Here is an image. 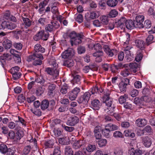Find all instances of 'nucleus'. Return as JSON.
Instances as JSON below:
<instances>
[{
    "label": "nucleus",
    "mask_w": 155,
    "mask_h": 155,
    "mask_svg": "<svg viewBox=\"0 0 155 155\" xmlns=\"http://www.w3.org/2000/svg\"><path fill=\"white\" fill-rule=\"evenodd\" d=\"M103 135L106 137H109L110 136V130L109 128H105L102 130Z\"/></svg>",
    "instance_id": "e433bc0d"
},
{
    "label": "nucleus",
    "mask_w": 155,
    "mask_h": 155,
    "mask_svg": "<svg viewBox=\"0 0 155 155\" xmlns=\"http://www.w3.org/2000/svg\"><path fill=\"white\" fill-rule=\"evenodd\" d=\"M154 37L153 35H149L146 38V42L147 45H148L152 42V41Z\"/></svg>",
    "instance_id": "4d7b16f0"
},
{
    "label": "nucleus",
    "mask_w": 155,
    "mask_h": 155,
    "mask_svg": "<svg viewBox=\"0 0 155 155\" xmlns=\"http://www.w3.org/2000/svg\"><path fill=\"white\" fill-rule=\"evenodd\" d=\"M79 120V118L77 116H71L68 118L66 124L68 125L73 126L78 123Z\"/></svg>",
    "instance_id": "9b49d317"
},
{
    "label": "nucleus",
    "mask_w": 155,
    "mask_h": 155,
    "mask_svg": "<svg viewBox=\"0 0 155 155\" xmlns=\"http://www.w3.org/2000/svg\"><path fill=\"white\" fill-rule=\"evenodd\" d=\"M51 11L53 14H56L55 16H57L59 14L58 8L56 6H53L51 7Z\"/></svg>",
    "instance_id": "69168bd1"
},
{
    "label": "nucleus",
    "mask_w": 155,
    "mask_h": 155,
    "mask_svg": "<svg viewBox=\"0 0 155 155\" xmlns=\"http://www.w3.org/2000/svg\"><path fill=\"white\" fill-rule=\"evenodd\" d=\"M30 142L32 143V148H34L35 150H37V141L34 138V139H31L30 140Z\"/></svg>",
    "instance_id": "864d4df0"
},
{
    "label": "nucleus",
    "mask_w": 155,
    "mask_h": 155,
    "mask_svg": "<svg viewBox=\"0 0 155 155\" xmlns=\"http://www.w3.org/2000/svg\"><path fill=\"white\" fill-rule=\"evenodd\" d=\"M127 20L124 17H121L117 21L115 22L117 27L120 28L122 30H124L125 28V24Z\"/></svg>",
    "instance_id": "9d476101"
},
{
    "label": "nucleus",
    "mask_w": 155,
    "mask_h": 155,
    "mask_svg": "<svg viewBox=\"0 0 155 155\" xmlns=\"http://www.w3.org/2000/svg\"><path fill=\"white\" fill-rule=\"evenodd\" d=\"M83 35L80 34L78 35V36L73 40H71L70 42L72 46L73 44L78 45L81 43V39L83 38Z\"/></svg>",
    "instance_id": "f3484780"
},
{
    "label": "nucleus",
    "mask_w": 155,
    "mask_h": 155,
    "mask_svg": "<svg viewBox=\"0 0 155 155\" xmlns=\"http://www.w3.org/2000/svg\"><path fill=\"white\" fill-rule=\"evenodd\" d=\"M88 47L89 48H92V49L93 48L96 51H101L102 49L101 46L99 43H97L94 45L90 44Z\"/></svg>",
    "instance_id": "7c9ffc66"
},
{
    "label": "nucleus",
    "mask_w": 155,
    "mask_h": 155,
    "mask_svg": "<svg viewBox=\"0 0 155 155\" xmlns=\"http://www.w3.org/2000/svg\"><path fill=\"white\" fill-rule=\"evenodd\" d=\"M139 93L138 90L134 89L130 91V94L132 97H134L138 95Z\"/></svg>",
    "instance_id": "13d9d810"
},
{
    "label": "nucleus",
    "mask_w": 155,
    "mask_h": 155,
    "mask_svg": "<svg viewBox=\"0 0 155 155\" xmlns=\"http://www.w3.org/2000/svg\"><path fill=\"white\" fill-rule=\"evenodd\" d=\"M73 79L71 81V83L73 85H79L80 84L81 79V77L77 74H73Z\"/></svg>",
    "instance_id": "dca6fc26"
},
{
    "label": "nucleus",
    "mask_w": 155,
    "mask_h": 155,
    "mask_svg": "<svg viewBox=\"0 0 155 155\" xmlns=\"http://www.w3.org/2000/svg\"><path fill=\"white\" fill-rule=\"evenodd\" d=\"M125 66H127V67L131 72H133L135 73L137 71L138 65L136 63L127 64Z\"/></svg>",
    "instance_id": "4468645a"
},
{
    "label": "nucleus",
    "mask_w": 155,
    "mask_h": 155,
    "mask_svg": "<svg viewBox=\"0 0 155 155\" xmlns=\"http://www.w3.org/2000/svg\"><path fill=\"white\" fill-rule=\"evenodd\" d=\"M91 105L94 109L98 110L101 106L99 101L97 99H95L91 101Z\"/></svg>",
    "instance_id": "412c9836"
},
{
    "label": "nucleus",
    "mask_w": 155,
    "mask_h": 155,
    "mask_svg": "<svg viewBox=\"0 0 155 155\" xmlns=\"http://www.w3.org/2000/svg\"><path fill=\"white\" fill-rule=\"evenodd\" d=\"M65 155H73V151L71 147L69 146H66L65 148Z\"/></svg>",
    "instance_id": "72a5a7b5"
},
{
    "label": "nucleus",
    "mask_w": 155,
    "mask_h": 155,
    "mask_svg": "<svg viewBox=\"0 0 155 155\" xmlns=\"http://www.w3.org/2000/svg\"><path fill=\"white\" fill-rule=\"evenodd\" d=\"M12 59L11 55L8 53L4 54L2 56H1L0 58V60L1 61V60H4L7 59V60H11Z\"/></svg>",
    "instance_id": "79ce46f5"
},
{
    "label": "nucleus",
    "mask_w": 155,
    "mask_h": 155,
    "mask_svg": "<svg viewBox=\"0 0 155 155\" xmlns=\"http://www.w3.org/2000/svg\"><path fill=\"white\" fill-rule=\"evenodd\" d=\"M115 107L114 105H113L111 107H109L107 108V109H105V112L107 113L108 114H110L112 115H113V113L115 109Z\"/></svg>",
    "instance_id": "f704fd0d"
},
{
    "label": "nucleus",
    "mask_w": 155,
    "mask_h": 155,
    "mask_svg": "<svg viewBox=\"0 0 155 155\" xmlns=\"http://www.w3.org/2000/svg\"><path fill=\"white\" fill-rule=\"evenodd\" d=\"M144 16L142 15H138L133 21L134 25L136 28H143V24L142 23L144 20Z\"/></svg>",
    "instance_id": "7ed1b4c3"
},
{
    "label": "nucleus",
    "mask_w": 155,
    "mask_h": 155,
    "mask_svg": "<svg viewBox=\"0 0 155 155\" xmlns=\"http://www.w3.org/2000/svg\"><path fill=\"white\" fill-rule=\"evenodd\" d=\"M135 45L140 49H142L144 48V41L141 40L137 39L135 41Z\"/></svg>",
    "instance_id": "bb28decb"
},
{
    "label": "nucleus",
    "mask_w": 155,
    "mask_h": 155,
    "mask_svg": "<svg viewBox=\"0 0 155 155\" xmlns=\"http://www.w3.org/2000/svg\"><path fill=\"white\" fill-rule=\"evenodd\" d=\"M106 3L109 7H113L117 5V0H107Z\"/></svg>",
    "instance_id": "c756f323"
},
{
    "label": "nucleus",
    "mask_w": 155,
    "mask_h": 155,
    "mask_svg": "<svg viewBox=\"0 0 155 155\" xmlns=\"http://www.w3.org/2000/svg\"><path fill=\"white\" fill-rule=\"evenodd\" d=\"M118 14V12L115 10L114 9L111 10L110 12L109 16L112 18L115 17Z\"/></svg>",
    "instance_id": "bf43d9fd"
},
{
    "label": "nucleus",
    "mask_w": 155,
    "mask_h": 155,
    "mask_svg": "<svg viewBox=\"0 0 155 155\" xmlns=\"http://www.w3.org/2000/svg\"><path fill=\"white\" fill-rule=\"evenodd\" d=\"M104 51L109 57H112L116 55L117 53V51L115 49H110L108 46L105 45L104 47Z\"/></svg>",
    "instance_id": "1a4fd4ad"
},
{
    "label": "nucleus",
    "mask_w": 155,
    "mask_h": 155,
    "mask_svg": "<svg viewBox=\"0 0 155 155\" xmlns=\"http://www.w3.org/2000/svg\"><path fill=\"white\" fill-rule=\"evenodd\" d=\"M128 96L126 94H124V95L121 96L119 99V103L121 104H124Z\"/></svg>",
    "instance_id": "a19ab883"
},
{
    "label": "nucleus",
    "mask_w": 155,
    "mask_h": 155,
    "mask_svg": "<svg viewBox=\"0 0 155 155\" xmlns=\"http://www.w3.org/2000/svg\"><path fill=\"white\" fill-rule=\"evenodd\" d=\"M48 2V0H44L43 2H41L38 5L39 7L44 8L47 4Z\"/></svg>",
    "instance_id": "680f3d73"
},
{
    "label": "nucleus",
    "mask_w": 155,
    "mask_h": 155,
    "mask_svg": "<svg viewBox=\"0 0 155 155\" xmlns=\"http://www.w3.org/2000/svg\"><path fill=\"white\" fill-rule=\"evenodd\" d=\"M45 71L48 74L52 75L54 80L57 79L58 77L59 71L58 69L54 70V69L47 68H45Z\"/></svg>",
    "instance_id": "20e7f679"
},
{
    "label": "nucleus",
    "mask_w": 155,
    "mask_h": 155,
    "mask_svg": "<svg viewBox=\"0 0 155 155\" xmlns=\"http://www.w3.org/2000/svg\"><path fill=\"white\" fill-rule=\"evenodd\" d=\"M93 55L94 57H101L103 55V52L101 50L100 51H96L93 54Z\"/></svg>",
    "instance_id": "0e129e2a"
},
{
    "label": "nucleus",
    "mask_w": 155,
    "mask_h": 155,
    "mask_svg": "<svg viewBox=\"0 0 155 155\" xmlns=\"http://www.w3.org/2000/svg\"><path fill=\"white\" fill-rule=\"evenodd\" d=\"M45 29L46 31H48L49 32H51L53 31L54 29L52 26V24L51 22L50 24L47 25L45 27Z\"/></svg>",
    "instance_id": "052dcab7"
},
{
    "label": "nucleus",
    "mask_w": 155,
    "mask_h": 155,
    "mask_svg": "<svg viewBox=\"0 0 155 155\" xmlns=\"http://www.w3.org/2000/svg\"><path fill=\"white\" fill-rule=\"evenodd\" d=\"M80 91V89L79 88L76 87L69 92L68 94L69 98L70 100L72 101L74 100L76 98L78 94Z\"/></svg>",
    "instance_id": "39448f33"
},
{
    "label": "nucleus",
    "mask_w": 155,
    "mask_h": 155,
    "mask_svg": "<svg viewBox=\"0 0 155 155\" xmlns=\"http://www.w3.org/2000/svg\"><path fill=\"white\" fill-rule=\"evenodd\" d=\"M143 100L146 102H148L149 101L148 97L147 96H144L140 99L138 97L135 98L134 99V103L135 104L140 105L143 104Z\"/></svg>",
    "instance_id": "ddd939ff"
},
{
    "label": "nucleus",
    "mask_w": 155,
    "mask_h": 155,
    "mask_svg": "<svg viewBox=\"0 0 155 155\" xmlns=\"http://www.w3.org/2000/svg\"><path fill=\"white\" fill-rule=\"evenodd\" d=\"M104 99H105V103L107 107L112 106V101L111 99H109V94H104Z\"/></svg>",
    "instance_id": "5701e85b"
},
{
    "label": "nucleus",
    "mask_w": 155,
    "mask_h": 155,
    "mask_svg": "<svg viewBox=\"0 0 155 155\" xmlns=\"http://www.w3.org/2000/svg\"><path fill=\"white\" fill-rule=\"evenodd\" d=\"M152 129L150 126L147 125L145 127L143 130H140L139 131L140 132V133L138 134V132H137V134L139 136H141L144 134V131H145L147 133H150L152 131Z\"/></svg>",
    "instance_id": "a878e982"
},
{
    "label": "nucleus",
    "mask_w": 155,
    "mask_h": 155,
    "mask_svg": "<svg viewBox=\"0 0 155 155\" xmlns=\"http://www.w3.org/2000/svg\"><path fill=\"white\" fill-rule=\"evenodd\" d=\"M68 85L66 84H65L60 87V92L63 94H65L68 92Z\"/></svg>",
    "instance_id": "58836bf2"
},
{
    "label": "nucleus",
    "mask_w": 155,
    "mask_h": 155,
    "mask_svg": "<svg viewBox=\"0 0 155 155\" xmlns=\"http://www.w3.org/2000/svg\"><path fill=\"white\" fill-rule=\"evenodd\" d=\"M131 72L127 67H125V69L121 71V75L123 77H127L130 74Z\"/></svg>",
    "instance_id": "2f4dec72"
},
{
    "label": "nucleus",
    "mask_w": 155,
    "mask_h": 155,
    "mask_svg": "<svg viewBox=\"0 0 155 155\" xmlns=\"http://www.w3.org/2000/svg\"><path fill=\"white\" fill-rule=\"evenodd\" d=\"M34 50L36 52H40L43 53L45 52V49L39 44H36L34 47Z\"/></svg>",
    "instance_id": "b1692460"
},
{
    "label": "nucleus",
    "mask_w": 155,
    "mask_h": 155,
    "mask_svg": "<svg viewBox=\"0 0 155 155\" xmlns=\"http://www.w3.org/2000/svg\"><path fill=\"white\" fill-rule=\"evenodd\" d=\"M22 20L23 24L25 27L30 26L31 24V21L29 19L26 18L22 17Z\"/></svg>",
    "instance_id": "473e14b6"
},
{
    "label": "nucleus",
    "mask_w": 155,
    "mask_h": 155,
    "mask_svg": "<svg viewBox=\"0 0 155 155\" xmlns=\"http://www.w3.org/2000/svg\"><path fill=\"white\" fill-rule=\"evenodd\" d=\"M45 88L43 87L39 86L36 89V94L38 96L41 95L44 93Z\"/></svg>",
    "instance_id": "4c0bfd02"
},
{
    "label": "nucleus",
    "mask_w": 155,
    "mask_h": 155,
    "mask_svg": "<svg viewBox=\"0 0 155 155\" xmlns=\"http://www.w3.org/2000/svg\"><path fill=\"white\" fill-rule=\"evenodd\" d=\"M101 24L106 25L108 22V17L105 16H103L101 18Z\"/></svg>",
    "instance_id": "09e8293b"
},
{
    "label": "nucleus",
    "mask_w": 155,
    "mask_h": 155,
    "mask_svg": "<svg viewBox=\"0 0 155 155\" xmlns=\"http://www.w3.org/2000/svg\"><path fill=\"white\" fill-rule=\"evenodd\" d=\"M54 143L52 140H48L45 142V145L47 148L51 147L53 145Z\"/></svg>",
    "instance_id": "3c124183"
},
{
    "label": "nucleus",
    "mask_w": 155,
    "mask_h": 155,
    "mask_svg": "<svg viewBox=\"0 0 155 155\" xmlns=\"http://www.w3.org/2000/svg\"><path fill=\"white\" fill-rule=\"evenodd\" d=\"M7 150V146L4 144L0 145V152L2 153H6Z\"/></svg>",
    "instance_id": "a18cd8bd"
},
{
    "label": "nucleus",
    "mask_w": 155,
    "mask_h": 155,
    "mask_svg": "<svg viewBox=\"0 0 155 155\" xmlns=\"http://www.w3.org/2000/svg\"><path fill=\"white\" fill-rule=\"evenodd\" d=\"M101 127L99 126H97L94 128V135L96 138L97 139H99L101 137Z\"/></svg>",
    "instance_id": "a211bd4d"
},
{
    "label": "nucleus",
    "mask_w": 155,
    "mask_h": 155,
    "mask_svg": "<svg viewBox=\"0 0 155 155\" xmlns=\"http://www.w3.org/2000/svg\"><path fill=\"white\" fill-rule=\"evenodd\" d=\"M151 21L149 20H146L144 23L143 28L145 27L146 28H148L151 27Z\"/></svg>",
    "instance_id": "5fc2aeb1"
},
{
    "label": "nucleus",
    "mask_w": 155,
    "mask_h": 155,
    "mask_svg": "<svg viewBox=\"0 0 155 155\" xmlns=\"http://www.w3.org/2000/svg\"><path fill=\"white\" fill-rule=\"evenodd\" d=\"M1 26L2 29L7 28L10 30H12L16 27V25L13 23H9L6 21L3 22L1 24Z\"/></svg>",
    "instance_id": "6e6552de"
},
{
    "label": "nucleus",
    "mask_w": 155,
    "mask_h": 155,
    "mask_svg": "<svg viewBox=\"0 0 155 155\" xmlns=\"http://www.w3.org/2000/svg\"><path fill=\"white\" fill-rule=\"evenodd\" d=\"M129 80L127 78L123 80L119 84V88L121 92L126 91L127 86L129 84Z\"/></svg>",
    "instance_id": "f8f14e48"
},
{
    "label": "nucleus",
    "mask_w": 155,
    "mask_h": 155,
    "mask_svg": "<svg viewBox=\"0 0 155 155\" xmlns=\"http://www.w3.org/2000/svg\"><path fill=\"white\" fill-rule=\"evenodd\" d=\"M107 143V140L105 139H101L98 141V144L99 147H102L105 146Z\"/></svg>",
    "instance_id": "37998d69"
},
{
    "label": "nucleus",
    "mask_w": 155,
    "mask_h": 155,
    "mask_svg": "<svg viewBox=\"0 0 155 155\" xmlns=\"http://www.w3.org/2000/svg\"><path fill=\"white\" fill-rule=\"evenodd\" d=\"M100 15V12L99 11H93L91 12L89 18L92 19H95L97 18Z\"/></svg>",
    "instance_id": "c85d7f7f"
},
{
    "label": "nucleus",
    "mask_w": 155,
    "mask_h": 155,
    "mask_svg": "<svg viewBox=\"0 0 155 155\" xmlns=\"http://www.w3.org/2000/svg\"><path fill=\"white\" fill-rule=\"evenodd\" d=\"M135 123L138 127H142L147 124V121L144 119H138L136 120Z\"/></svg>",
    "instance_id": "aec40b11"
},
{
    "label": "nucleus",
    "mask_w": 155,
    "mask_h": 155,
    "mask_svg": "<svg viewBox=\"0 0 155 155\" xmlns=\"http://www.w3.org/2000/svg\"><path fill=\"white\" fill-rule=\"evenodd\" d=\"M96 149V146L93 144H89L86 148L87 150L89 152H92L95 150Z\"/></svg>",
    "instance_id": "ea45409f"
},
{
    "label": "nucleus",
    "mask_w": 155,
    "mask_h": 155,
    "mask_svg": "<svg viewBox=\"0 0 155 155\" xmlns=\"http://www.w3.org/2000/svg\"><path fill=\"white\" fill-rule=\"evenodd\" d=\"M48 33L44 30H41L39 31L38 33L35 35L34 37V39L36 41H38L40 39L44 40H47L48 37Z\"/></svg>",
    "instance_id": "f03ea898"
},
{
    "label": "nucleus",
    "mask_w": 155,
    "mask_h": 155,
    "mask_svg": "<svg viewBox=\"0 0 155 155\" xmlns=\"http://www.w3.org/2000/svg\"><path fill=\"white\" fill-rule=\"evenodd\" d=\"M31 111L35 115L37 116H40L41 113L40 109H35L33 110L32 109H31Z\"/></svg>",
    "instance_id": "6e6d98bb"
},
{
    "label": "nucleus",
    "mask_w": 155,
    "mask_h": 155,
    "mask_svg": "<svg viewBox=\"0 0 155 155\" xmlns=\"http://www.w3.org/2000/svg\"><path fill=\"white\" fill-rule=\"evenodd\" d=\"M91 94L90 92H86L84 93L82 96L78 100V102L79 104L83 103L86 104L89 100Z\"/></svg>",
    "instance_id": "423d86ee"
},
{
    "label": "nucleus",
    "mask_w": 155,
    "mask_h": 155,
    "mask_svg": "<svg viewBox=\"0 0 155 155\" xmlns=\"http://www.w3.org/2000/svg\"><path fill=\"white\" fill-rule=\"evenodd\" d=\"M113 136L115 138H122L124 137L122 133L118 131H116L114 133Z\"/></svg>",
    "instance_id": "de8ad7c7"
},
{
    "label": "nucleus",
    "mask_w": 155,
    "mask_h": 155,
    "mask_svg": "<svg viewBox=\"0 0 155 155\" xmlns=\"http://www.w3.org/2000/svg\"><path fill=\"white\" fill-rule=\"evenodd\" d=\"M49 103L48 101L46 100H44L41 102V108L43 110H45L48 107Z\"/></svg>",
    "instance_id": "c9c22d12"
},
{
    "label": "nucleus",
    "mask_w": 155,
    "mask_h": 155,
    "mask_svg": "<svg viewBox=\"0 0 155 155\" xmlns=\"http://www.w3.org/2000/svg\"><path fill=\"white\" fill-rule=\"evenodd\" d=\"M74 64V62L73 60L70 59L65 61L63 65L64 66H66L68 67L73 66Z\"/></svg>",
    "instance_id": "cd10ccee"
},
{
    "label": "nucleus",
    "mask_w": 155,
    "mask_h": 155,
    "mask_svg": "<svg viewBox=\"0 0 155 155\" xmlns=\"http://www.w3.org/2000/svg\"><path fill=\"white\" fill-rule=\"evenodd\" d=\"M74 51L73 49L71 48H69L62 53L61 54L62 57L64 59H71L74 55Z\"/></svg>",
    "instance_id": "0eeeda50"
},
{
    "label": "nucleus",
    "mask_w": 155,
    "mask_h": 155,
    "mask_svg": "<svg viewBox=\"0 0 155 155\" xmlns=\"http://www.w3.org/2000/svg\"><path fill=\"white\" fill-rule=\"evenodd\" d=\"M31 148V147L30 146L25 147L23 151L22 155H28L30 151Z\"/></svg>",
    "instance_id": "8fccbe9b"
},
{
    "label": "nucleus",
    "mask_w": 155,
    "mask_h": 155,
    "mask_svg": "<svg viewBox=\"0 0 155 155\" xmlns=\"http://www.w3.org/2000/svg\"><path fill=\"white\" fill-rule=\"evenodd\" d=\"M85 142L82 140L75 141L73 144V147L75 149H78L84 145Z\"/></svg>",
    "instance_id": "6ab92c4d"
},
{
    "label": "nucleus",
    "mask_w": 155,
    "mask_h": 155,
    "mask_svg": "<svg viewBox=\"0 0 155 155\" xmlns=\"http://www.w3.org/2000/svg\"><path fill=\"white\" fill-rule=\"evenodd\" d=\"M43 59V57L42 54L37 53H35L29 56L27 59V60L29 62L34 60L33 64L35 66L41 65L42 64V60Z\"/></svg>",
    "instance_id": "f257e3e1"
},
{
    "label": "nucleus",
    "mask_w": 155,
    "mask_h": 155,
    "mask_svg": "<svg viewBox=\"0 0 155 155\" xmlns=\"http://www.w3.org/2000/svg\"><path fill=\"white\" fill-rule=\"evenodd\" d=\"M49 64L53 67V69H54V70L57 69L58 67V64L56 62L55 60H54L53 58H52L49 61Z\"/></svg>",
    "instance_id": "49530a36"
},
{
    "label": "nucleus",
    "mask_w": 155,
    "mask_h": 155,
    "mask_svg": "<svg viewBox=\"0 0 155 155\" xmlns=\"http://www.w3.org/2000/svg\"><path fill=\"white\" fill-rule=\"evenodd\" d=\"M13 46L15 48L18 50L21 49L22 47V45L20 43H14Z\"/></svg>",
    "instance_id": "338daca9"
},
{
    "label": "nucleus",
    "mask_w": 155,
    "mask_h": 155,
    "mask_svg": "<svg viewBox=\"0 0 155 155\" xmlns=\"http://www.w3.org/2000/svg\"><path fill=\"white\" fill-rule=\"evenodd\" d=\"M109 127L110 130H115L118 129V126L116 125L112 124H109L105 127Z\"/></svg>",
    "instance_id": "603ef678"
},
{
    "label": "nucleus",
    "mask_w": 155,
    "mask_h": 155,
    "mask_svg": "<svg viewBox=\"0 0 155 155\" xmlns=\"http://www.w3.org/2000/svg\"><path fill=\"white\" fill-rule=\"evenodd\" d=\"M125 25V27L129 29H131L133 28H135V26L134 25V21L131 20H127Z\"/></svg>",
    "instance_id": "393cba45"
},
{
    "label": "nucleus",
    "mask_w": 155,
    "mask_h": 155,
    "mask_svg": "<svg viewBox=\"0 0 155 155\" xmlns=\"http://www.w3.org/2000/svg\"><path fill=\"white\" fill-rule=\"evenodd\" d=\"M24 135L23 132L21 130H19L16 133L15 137L17 140H19Z\"/></svg>",
    "instance_id": "c03bdc74"
},
{
    "label": "nucleus",
    "mask_w": 155,
    "mask_h": 155,
    "mask_svg": "<svg viewBox=\"0 0 155 155\" xmlns=\"http://www.w3.org/2000/svg\"><path fill=\"white\" fill-rule=\"evenodd\" d=\"M143 58V54L140 52H137V55L135 58V59L136 61L139 62Z\"/></svg>",
    "instance_id": "774afa93"
},
{
    "label": "nucleus",
    "mask_w": 155,
    "mask_h": 155,
    "mask_svg": "<svg viewBox=\"0 0 155 155\" xmlns=\"http://www.w3.org/2000/svg\"><path fill=\"white\" fill-rule=\"evenodd\" d=\"M99 7L101 9H104L105 8L106 3L104 0H101L99 3Z\"/></svg>",
    "instance_id": "e2e57ef3"
},
{
    "label": "nucleus",
    "mask_w": 155,
    "mask_h": 155,
    "mask_svg": "<svg viewBox=\"0 0 155 155\" xmlns=\"http://www.w3.org/2000/svg\"><path fill=\"white\" fill-rule=\"evenodd\" d=\"M142 142L145 147H149L152 144V140L148 137H145L142 138Z\"/></svg>",
    "instance_id": "2eb2a0df"
},
{
    "label": "nucleus",
    "mask_w": 155,
    "mask_h": 155,
    "mask_svg": "<svg viewBox=\"0 0 155 155\" xmlns=\"http://www.w3.org/2000/svg\"><path fill=\"white\" fill-rule=\"evenodd\" d=\"M2 45L5 49L7 50L10 48L12 45V44L10 40L6 39L3 42Z\"/></svg>",
    "instance_id": "4be33fe9"
}]
</instances>
